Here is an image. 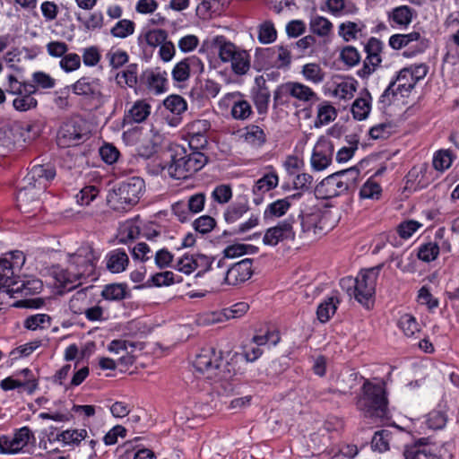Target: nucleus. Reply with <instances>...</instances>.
<instances>
[{
	"mask_svg": "<svg viewBox=\"0 0 459 459\" xmlns=\"http://www.w3.org/2000/svg\"><path fill=\"white\" fill-rule=\"evenodd\" d=\"M33 437L31 430L28 427L19 429L13 437L3 435L0 437V454L16 455L21 453Z\"/></svg>",
	"mask_w": 459,
	"mask_h": 459,
	"instance_id": "obj_12",
	"label": "nucleus"
},
{
	"mask_svg": "<svg viewBox=\"0 0 459 459\" xmlns=\"http://www.w3.org/2000/svg\"><path fill=\"white\" fill-rule=\"evenodd\" d=\"M440 252V247L436 242H428L420 246L417 256L420 260L429 263L437 259Z\"/></svg>",
	"mask_w": 459,
	"mask_h": 459,
	"instance_id": "obj_47",
	"label": "nucleus"
},
{
	"mask_svg": "<svg viewBox=\"0 0 459 459\" xmlns=\"http://www.w3.org/2000/svg\"><path fill=\"white\" fill-rule=\"evenodd\" d=\"M417 42V50L409 52L404 51L403 56L410 57L415 53H421L428 48V40L421 37L418 31H412L408 34H394L389 39V46L394 49H401L411 42Z\"/></svg>",
	"mask_w": 459,
	"mask_h": 459,
	"instance_id": "obj_19",
	"label": "nucleus"
},
{
	"mask_svg": "<svg viewBox=\"0 0 459 459\" xmlns=\"http://www.w3.org/2000/svg\"><path fill=\"white\" fill-rule=\"evenodd\" d=\"M290 97L303 103L318 100L316 93L307 85L298 82H288L279 85L274 91V108L287 104Z\"/></svg>",
	"mask_w": 459,
	"mask_h": 459,
	"instance_id": "obj_8",
	"label": "nucleus"
},
{
	"mask_svg": "<svg viewBox=\"0 0 459 459\" xmlns=\"http://www.w3.org/2000/svg\"><path fill=\"white\" fill-rule=\"evenodd\" d=\"M59 65L65 72L71 73L80 68L81 57L76 53H69L61 58Z\"/></svg>",
	"mask_w": 459,
	"mask_h": 459,
	"instance_id": "obj_64",
	"label": "nucleus"
},
{
	"mask_svg": "<svg viewBox=\"0 0 459 459\" xmlns=\"http://www.w3.org/2000/svg\"><path fill=\"white\" fill-rule=\"evenodd\" d=\"M429 67L425 64H420L404 67L398 72V79H403V76H411V84H408L407 87H411L412 82H418L422 80L428 74Z\"/></svg>",
	"mask_w": 459,
	"mask_h": 459,
	"instance_id": "obj_40",
	"label": "nucleus"
},
{
	"mask_svg": "<svg viewBox=\"0 0 459 459\" xmlns=\"http://www.w3.org/2000/svg\"><path fill=\"white\" fill-rule=\"evenodd\" d=\"M145 190L144 180L132 177L120 182L108 195V204L115 211L126 212L138 204Z\"/></svg>",
	"mask_w": 459,
	"mask_h": 459,
	"instance_id": "obj_3",
	"label": "nucleus"
},
{
	"mask_svg": "<svg viewBox=\"0 0 459 459\" xmlns=\"http://www.w3.org/2000/svg\"><path fill=\"white\" fill-rule=\"evenodd\" d=\"M337 117L334 107L328 102H324L318 107L315 126L319 127L333 121Z\"/></svg>",
	"mask_w": 459,
	"mask_h": 459,
	"instance_id": "obj_41",
	"label": "nucleus"
},
{
	"mask_svg": "<svg viewBox=\"0 0 459 459\" xmlns=\"http://www.w3.org/2000/svg\"><path fill=\"white\" fill-rule=\"evenodd\" d=\"M168 33L162 29L150 30L144 34V39L150 47L160 46L166 41Z\"/></svg>",
	"mask_w": 459,
	"mask_h": 459,
	"instance_id": "obj_61",
	"label": "nucleus"
},
{
	"mask_svg": "<svg viewBox=\"0 0 459 459\" xmlns=\"http://www.w3.org/2000/svg\"><path fill=\"white\" fill-rule=\"evenodd\" d=\"M249 209L248 197L247 195H238L224 211V220L228 224L236 223Z\"/></svg>",
	"mask_w": 459,
	"mask_h": 459,
	"instance_id": "obj_26",
	"label": "nucleus"
},
{
	"mask_svg": "<svg viewBox=\"0 0 459 459\" xmlns=\"http://www.w3.org/2000/svg\"><path fill=\"white\" fill-rule=\"evenodd\" d=\"M251 98L258 114H266L268 111L271 94L264 82L263 85H258L251 90Z\"/></svg>",
	"mask_w": 459,
	"mask_h": 459,
	"instance_id": "obj_31",
	"label": "nucleus"
},
{
	"mask_svg": "<svg viewBox=\"0 0 459 459\" xmlns=\"http://www.w3.org/2000/svg\"><path fill=\"white\" fill-rule=\"evenodd\" d=\"M100 255L91 247H81L76 253L70 255L68 267L61 271L56 279L61 286L72 290L81 285L82 279H96V262Z\"/></svg>",
	"mask_w": 459,
	"mask_h": 459,
	"instance_id": "obj_1",
	"label": "nucleus"
},
{
	"mask_svg": "<svg viewBox=\"0 0 459 459\" xmlns=\"http://www.w3.org/2000/svg\"><path fill=\"white\" fill-rule=\"evenodd\" d=\"M116 81L120 87L135 88L137 84L140 85L138 65L134 63L127 65L124 70L117 74Z\"/></svg>",
	"mask_w": 459,
	"mask_h": 459,
	"instance_id": "obj_30",
	"label": "nucleus"
},
{
	"mask_svg": "<svg viewBox=\"0 0 459 459\" xmlns=\"http://www.w3.org/2000/svg\"><path fill=\"white\" fill-rule=\"evenodd\" d=\"M245 140L254 146H261L266 142V134L264 130L256 125H248L245 128Z\"/></svg>",
	"mask_w": 459,
	"mask_h": 459,
	"instance_id": "obj_45",
	"label": "nucleus"
},
{
	"mask_svg": "<svg viewBox=\"0 0 459 459\" xmlns=\"http://www.w3.org/2000/svg\"><path fill=\"white\" fill-rule=\"evenodd\" d=\"M301 194L297 193L293 194L291 195H289L283 199H278L273 203H271L264 212V218L265 220L272 219V218H279L286 214L288 210L291 206V201L300 198Z\"/></svg>",
	"mask_w": 459,
	"mask_h": 459,
	"instance_id": "obj_27",
	"label": "nucleus"
},
{
	"mask_svg": "<svg viewBox=\"0 0 459 459\" xmlns=\"http://www.w3.org/2000/svg\"><path fill=\"white\" fill-rule=\"evenodd\" d=\"M332 29V22L323 16H316L310 21V30L313 33L318 36H327L331 32Z\"/></svg>",
	"mask_w": 459,
	"mask_h": 459,
	"instance_id": "obj_50",
	"label": "nucleus"
},
{
	"mask_svg": "<svg viewBox=\"0 0 459 459\" xmlns=\"http://www.w3.org/2000/svg\"><path fill=\"white\" fill-rule=\"evenodd\" d=\"M6 288L7 292L20 293L22 296L38 294L43 288L39 279L21 280L14 273V264L7 258L0 259V289Z\"/></svg>",
	"mask_w": 459,
	"mask_h": 459,
	"instance_id": "obj_5",
	"label": "nucleus"
},
{
	"mask_svg": "<svg viewBox=\"0 0 459 459\" xmlns=\"http://www.w3.org/2000/svg\"><path fill=\"white\" fill-rule=\"evenodd\" d=\"M212 47L218 53L222 63H230L231 71L237 75H244L250 69L248 52L236 46L225 36H216L212 40Z\"/></svg>",
	"mask_w": 459,
	"mask_h": 459,
	"instance_id": "obj_4",
	"label": "nucleus"
},
{
	"mask_svg": "<svg viewBox=\"0 0 459 459\" xmlns=\"http://www.w3.org/2000/svg\"><path fill=\"white\" fill-rule=\"evenodd\" d=\"M277 38V31L271 21H265L258 26V40L263 44H270Z\"/></svg>",
	"mask_w": 459,
	"mask_h": 459,
	"instance_id": "obj_49",
	"label": "nucleus"
},
{
	"mask_svg": "<svg viewBox=\"0 0 459 459\" xmlns=\"http://www.w3.org/2000/svg\"><path fill=\"white\" fill-rule=\"evenodd\" d=\"M381 186L375 181L368 180L359 190V196L363 199H378L381 195Z\"/></svg>",
	"mask_w": 459,
	"mask_h": 459,
	"instance_id": "obj_63",
	"label": "nucleus"
},
{
	"mask_svg": "<svg viewBox=\"0 0 459 459\" xmlns=\"http://www.w3.org/2000/svg\"><path fill=\"white\" fill-rule=\"evenodd\" d=\"M135 23L127 19L119 20L110 30V34L114 38L126 39L134 34Z\"/></svg>",
	"mask_w": 459,
	"mask_h": 459,
	"instance_id": "obj_44",
	"label": "nucleus"
},
{
	"mask_svg": "<svg viewBox=\"0 0 459 459\" xmlns=\"http://www.w3.org/2000/svg\"><path fill=\"white\" fill-rule=\"evenodd\" d=\"M334 173L338 176L347 192H351L356 188L360 175L357 167L354 166Z\"/></svg>",
	"mask_w": 459,
	"mask_h": 459,
	"instance_id": "obj_36",
	"label": "nucleus"
},
{
	"mask_svg": "<svg viewBox=\"0 0 459 459\" xmlns=\"http://www.w3.org/2000/svg\"><path fill=\"white\" fill-rule=\"evenodd\" d=\"M224 99L233 102L230 114L234 119L243 121L248 119L253 115L251 104L244 99V95L240 91L227 93Z\"/></svg>",
	"mask_w": 459,
	"mask_h": 459,
	"instance_id": "obj_23",
	"label": "nucleus"
},
{
	"mask_svg": "<svg viewBox=\"0 0 459 459\" xmlns=\"http://www.w3.org/2000/svg\"><path fill=\"white\" fill-rule=\"evenodd\" d=\"M455 158V156L450 150L437 151L433 156V167L435 169L443 172L451 167Z\"/></svg>",
	"mask_w": 459,
	"mask_h": 459,
	"instance_id": "obj_42",
	"label": "nucleus"
},
{
	"mask_svg": "<svg viewBox=\"0 0 459 459\" xmlns=\"http://www.w3.org/2000/svg\"><path fill=\"white\" fill-rule=\"evenodd\" d=\"M151 114V105L143 100H136L132 107L125 112L124 126H133L143 123Z\"/></svg>",
	"mask_w": 459,
	"mask_h": 459,
	"instance_id": "obj_25",
	"label": "nucleus"
},
{
	"mask_svg": "<svg viewBox=\"0 0 459 459\" xmlns=\"http://www.w3.org/2000/svg\"><path fill=\"white\" fill-rule=\"evenodd\" d=\"M204 65L202 60L196 56L184 58L172 69V78L177 82H183L189 79L190 74H201Z\"/></svg>",
	"mask_w": 459,
	"mask_h": 459,
	"instance_id": "obj_16",
	"label": "nucleus"
},
{
	"mask_svg": "<svg viewBox=\"0 0 459 459\" xmlns=\"http://www.w3.org/2000/svg\"><path fill=\"white\" fill-rule=\"evenodd\" d=\"M295 238V232L293 230L292 223L290 220H285L279 222L276 226L269 228L263 238L264 245L276 246L279 242L285 239L293 240Z\"/></svg>",
	"mask_w": 459,
	"mask_h": 459,
	"instance_id": "obj_21",
	"label": "nucleus"
},
{
	"mask_svg": "<svg viewBox=\"0 0 459 459\" xmlns=\"http://www.w3.org/2000/svg\"><path fill=\"white\" fill-rule=\"evenodd\" d=\"M126 285L112 283L106 285L101 291V297L106 300L119 301L126 298Z\"/></svg>",
	"mask_w": 459,
	"mask_h": 459,
	"instance_id": "obj_43",
	"label": "nucleus"
},
{
	"mask_svg": "<svg viewBox=\"0 0 459 459\" xmlns=\"http://www.w3.org/2000/svg\"><path fill=\"white\" fill-rule=\"evenodd\" d=\"M391 17L399 25H408L412 20V12L409 6L401 5L393 10Z\"/></svg>",
	"mask_w": 459,
	"mask_h": 459,
	"instance_id": "obj_56",
	"label": "nucleus"
},
{
	"mask_svg": "<svg viewBox=\"0 0 459 459\" xmlns=\"http://www.w3.org/2000/svg\"><path fill=\"white\" fill-rule=\"evenodd\" d=\"M50 317L46 314H37L26 318L24 326L29 330H37L48 327Z\"/></svg>",
	"mask_w": 459,
	"mask_h": 459,
	"instance_id": "obj_54",
	"label": "nucleus"
},
{
	"mask_svg": "<svg viewBox=\"0 0 459 459\" xmlns=\"http://www.w3.org/2000/svg\"><path fill=\"white\" fill-rule=\"evenodd\" d=\"M129 263L126 252L121 248L114 249L106 255V267L112 273L124 272Z\"/></svg>",
	"mask_w": 459,
	"mask_h": 459,
	"instance_id": "obj_28",
	"label": "nucleus"
},
{
	"mask_svg": "<svg viewBox=\"0 0 459 459\" xmlns=\"http://www.w3.org/2000/svg\"><path fill=\"white\" fill-rule=\"evenodd\" d=\"M84 132L82 121L77 118L66 120L62 124L58 132L56 142L58 146L67 148L78 144L83 138Z\"/></svg>",
	"mask_w": 459,
	"mask_h": 459,
	"instance_id": "obj_11",
	"label": "nucleus"
},
{
	"mask_svg": "<svg viewBox=\"0 0 459 459\" xmlns=\"http://www.w3.org/2000/svg\"><path fill=\"white\" fill-rule=\"evenodd\" d=\"M382 267L383 264L363 269L354 280L351 278L342 279V284H352L355 299L361 305L368 307L369 301L375 294L377 280Z\"/></svg>",
	"mask_w": 459,
	"mask_h": 459,
	"instance_id": "obj_7",
	"label": "nucleus"
},
{
	"mask_svg": "<svg viewBox=\"0 0 459 459\" xmlns=\"http://www.w3.org/2000/svg\"><path fill=\"white\" fill-rule=\"evenodd\" d=\"M39 192L30 185H24L17 193V206L22 212H31L39 208Z\"/></svg>",
	"mask_w": 459,
	"mask_h": 459,
	"instance_id": "obj_24",
	"label": "nucleus"
},
{
	"mask_svg": "<svg viewBox=\"0 0 459 459\" xmlns=\"http://www.w3.org/2000/svg\"><path fill=\"white\" fill-rule=\"evenodd\" d=\"M361 378L363 385L355 398L357 410L366 419L381 420L388 419V398L384 385Z\"/></svg>",
	"mask_w": 459,
	"mask_h": 459,
	"instance_id": "obj_2",
	"label": "nucleus"
},
{
	"mask_svg": "<svg viewBox=\"0 0 459 459\" xmlns=\"http://www.w3.org/2000/svg\"><path fill=\"white\" fill-rule=\"evenodd\" d=\"M207 161L208 158L203 152L191 151L187 153L181 148L172 155L168 172L176 179H186L202 169Z\"/></svg>",
	"mask_w": 459,
	"mask_h": 459,
	"instance_id": "obj_6",
	"label": "nucleus"
},
{
	"mask_svg": "<svg viewBox=\"0 0 459 459\" xmlns=\"http://www.w3.org/2000/svg\"><path fill=\"white\" fill-rule=\"evenodd\" d=\"M221 352L214 348H209L202 350L196 356L194 366L197 371L205 374L207 378L216 380L226 377L221 370Z\"/></svg>",
	"mask_w": 459,
	"mask_h": 459,
	"instance_id": "obj_9",
	"label": "nucleus"
},
{
	"mask_svg": "<svg viewBox=\"0 0 459 459\" xmlns=\"http://www.w3.org/2000/svg\"><path fill=\"white\" fill-rule=\"evenodd\" d=\"M371 109V96L368 91L362 97L355 100L351 106L353 117L357 120H364L368 117Z\"/></svg>",
	"mask_w": 459,
	"mask_h": 459,
	"instance_id": "obj_35",
	"label": "nucleus"
},
{
	"mask_svg": "<svg viewBox=\"0 0 459 459\" xmlns=\"http://www.w3.org/2000/svg\"><path fill=\"white\" fill-rule=\"evenodd\" d=\"M253 260L245 258L227 269L224 282L228 285L237 286L249 280L253 274Z\"/></svg>",
	"mask_w": 459,
	"mask_h": 459,
	"instance_id": "obj_20",
	"label": "nucleus"
},
{
	"mask_svg": "<svg viewBox=\"0 0 459 459\" xmlns=\"http://www.w3.org/2000/svg\"><path fill=\"white\" fill-rule=\"evenodd\" d=\"M394 127L392 122L381 123L370 128L369 135L375 140L386 139L394 133Z\"/></svg>",
	"mask_w": 459,
	"mask_h": 459,
	"instance_id": "obj_53",
	"label": "nucleus"
},
{
	"mask_svg": "<svg viewBox=\"0 0 459 459\" xmlns=\"http://www.w3.org/2000/svg\"><path fill=\"white\" fill-rule=\"evenodd\" d=\"M181 281V278L175 279V274L172 272L166 271L153 274L148 281V285H153L156 287L169 286L175 282H180Z\"/></svg>",
	"mask_w": 459,
	"mask_h": 459,
	"instance_id": "obj_51",
	"label": "nucleus"
},
{
	"mask_svg": "<svg viewBox=\"0 0 459 459\" xmlns=\"http://www.w3.org/2000/svg\"><path fill=\"white\" fill-rule=\"evenodd\" d=\"M340 299L336 295L325 299L317 307L316 315L321 323H326L335 314Z\"/></svg>",
	"mask_w": 459,
	"mask_h": 459,
	"instance_id": "obj_33",
	"label": "nucleus"
},
{
	"mask_svg": "<svg viewBox=\"0 0 459 459\" xmlns=\"http://www.w3.org/2000/svg\"><path fill=\"white\" fill-rule=\"evenodd\" d=\"M421 227L422 224L417 221H404L397 226V233L402 238L408 239Z\"/></svg>",
	"mask_w": 459,
	"mask_h": 459,
	"instance_id": "obj_58",
	"label": "nucleus"
},
{
	"mask_svg": "<svg viewBox=\"0 0 459 459\" xmlns=\"http://www.w3.org/2000/svg\"><path fill=\"white\" fill-rule=\"evenodd\" d=\"M383 49L384 43L380 39L371 37L368 40L364 46V51L367 56L363 62L362 67L357 72L359 77L367 79L380 66Z\"/></svg>",
	"mask_w": 459,
	"mask_h": 459,
	"instance_id": "obj_10",
	"label": "nucleus"
},
{
	"mask_svg": "<svg viewBox=\"0 0 459 459\" xmlns=\"http://www.w3.org/2000/svg\"><path fill=\"white\" fill-rule=\"evenodd\" d=\"M70 87L74 94L88 100H100L102 97V82L97 77L82 76Z\"/></svg>",
	"mask_w": 459,
	"mask_h": 459,
	"instance_id": "obj_17",
	"label": "nucleus"
},
{
	"mask_svg": "<svg viewBox=\"0 0 459 459\" xmlns=\"http://www.w3.org/2000/svg\"><path fill=\"white\" fill-rule=\"evenodd\" d=\"M109 65L114 69H118L126 65L129 60V56L125 50H109L106 55Z\"/></svg>",
	"mask_w": 459,
	"mask_h": 459,
	"instance_id": "obj_57",
	"label": "nucleus"
},
{
	"mask_svg": "<svg viewBox=\"0 0 459 459\" xmlns=\"http://www.w3.org/2000/svg\"><path fill=\"white\" fill-rule=\"evenodd\" d=\"M403 456L404 459H442L441 457L433 454L427 446H423L422 448H407L403 452Z\"/></svg>",
	"mask_w": 459,
	"mask_h": 459,
	"instance_id": "obj_55",
	"label": "nucleus"
},
{
	"mask_svg": "<svg viewBox=\"0 0 459 459\" xmlns=\"http://www.w3.org/2000/svg\"><path fill=\"white\" fill-rule=\"evenodd\" d=\"M278 183L279 178L275 172L266 173L255 181L252 189L253 194L255 195H263L266 192L275 188Z\"/></svg>",
	"mask_w": 459,
	"mask_h": 459,
	"instance_id": "obj_34",
	"label": "nucleus"
},
{
	"mask_svg": "<svg viewBox=\"0 0 459 459\" xmlns=\"http://www.w3.org/2000/svg\"><path fill=\"white\" fill-rule=\"evenodd\" d=\"M88 432L84 429H67L57 435V440L64 443L65 446H77L87 437Z\"/></svg>",
	"mask_w": 459,
	"mask_h": 459,
	"instance_id": "obj_37",
	"label": "nucleus"
},
{
	"mask_svg": "<svg viewBox=\"0 0 459 459\" xmlns=\"http://www.w3.org/2000/svg\"><path fill=\"white\" fill-rule=\"evenodd\" d=\"M301 74L306 81L314 84L323 82L325 78V71L322 69L320 65L316 63H308L304 65L301 69Z\"/></svg>",
	"mask_w": 459,
	"mask_h": 459,
	"instance_id": "obj_38",
	"label": "nucleus"
},
{
	"mask_svg": "<svg viewBox=\"0 0 459 459\" xmlns=\"http://www.w3.org/2000/svg\"><path fill=\"white\" fill-rule=\"evenodd\" d=\"M232 197V189L230 185L221 184L217 186L212 192V198L221 204H225Z\"/></svg>",
	"mask_w": 459,
	"mask_h": 459,
	"instance_id": "obj_62",
	"label": "nucleus"
},
{
	"mask_svg": "<svg viewBox=\"0 0 459 459\" xmlns=\"http://www.w3.org/2000/svg\"><path fill=\"white\" fill-rule=\"evenodd\" d=\"M265 53H276V59L274 61V65L277 68H288L291 63V54L288 48L283 46H278L276 48H266L264 49Z\"/></svg>",
	"mask_w": 459,
	"mask_h": 459,
	"instance_id": "obj_48",
	"label": "nucleus"
},
{
	"mask_svg": "<svg viewBox=\"0 0 459 459\" xmlns=\"http://www.w3.org/2000/svg\"><path fill=\"white\" fill-rule=\"evenodd\" d=\"M249 308V305L246 302H238L230 307L223 308L220 313H213L212 318L209 321L222 322L223 318L226 320L231 318H238L245 315Z\"/></svg>",
	"mask_w": 459,
	"mask_h": 459,
	"instance_id": "obj_32",
	"label": "nucleus"
},
{
	"mask_svg": "<svg viewBox=\"0 0 459 459\" xmlns=\"http://www.w3.org/2000/svg\"><path fill=\"white\" fill-rule=\"evenodd\" d=\"M167 72L156 69H146L140 75V87H145L148 91L153 94H160L167 90Z\"/></svg>",
	"mask_w": 459,
	"mask_h": 459,
	"instance_id": "obj_18",
	"label": "nucleus"
},
{
	"mask_svg": "<svg viewBox=\"0 0 459 459\" xmlns=\"http://www.w3.org/2000/svg\"><path fill=\"white\" fill-rule=\"evenodd\" d=\"M299 218L304 233H312L315 236L325 234L326 227L320 208L314 206L307 211L302 210Z\"/></svg>",
	"mask_w": 459,
	"mask_h": 459,
	"instance_id": "obj_15",
	"label": "nucleus"
},
{
	"mask_svg": "<svg viewBox=\"0 0 459 459\" xmlns=\"http://www.w3.org/2000/svg\"><path fill=\"white\" fill-rule=\"evenodd\" d=\"M141 234L138 225L134 222L125 223L119 231V242L127 243L136 239Z\"/></svg>",
	"mask_w": 459,
	"mask_h": 459,
	"instance_id": "obj_52",
	"label": "nucleus"
},
{
	"mask_svg": "<svg viewBox=\"0 0 459 459\" xmlns=\"http://www.w3.org/2000/svg\"><path fill=\"white\" fill-rule=\"evenodd\" d=\"M328 11L334 16L352 13L354 6L346 5L345 0H326Z\"/></svg>",
	"mask_w": 459,
	"mask_h": 459,
	"instance_id": "obj_59",
	"label": "nucleus"
},
{
	"mask_svg": "<svg viewBox=\"0 0 459 459\" xmlns=\"http://www.w3.org/2000/svg\"><path fill=\"white\" fill-rule=\"evenodd\" d=\"M341 60L348 66H354L360 61V55L353 46L344 47L340 53Z\"/></svg>",
	"mask_w": 459,
	"mask_h": 459,
	"instance_id": "obj_60",
	"label": "nucleus"
},
{
	"mask_svg": "<svg viewBox=\"0 0 459 459\" xmlns=\"http://www.w3.org/2000/svg\"><path fill=\"white\" fill-rule=\"evenodd\" d=\"M315 191L321 199H331L348 193L335 173L325 178Z\"/></svg>",
	"mask_w": 459,
	"mask_h": 459,
	"instance_id": "obj_22",
	"label": "nucleus"
},
{
	"mask_svg": "<svg viewBox=\"0 0 459 459\" xmlns=\"http://www.w3.org/2000/svg\"><path fill=\"white\" fill-rule=\"evenodd\" d=\"M37 91L36 85H27L22 94L18 95L13 100V107L15 110L25 112L33 109L38 105V100L32 96Z\"/></svg>",
	"mask_w": 459,
	"mask_h": 459,
	"instance_id": "obj_29",
	"label": "nucleus"
},
{
	"mask_svg": "<svg viewBox=\"0 0 459 459\" xmlns=\"http://www.w3.org/2000/svg\"><path fill=\"white\" fill-rule=\"evenodd\" d=\"M56 177L55 167L49 163L33 165L24 178V182L36 187L39 192H44L48 183Z\"/></svg>",
	"mask_w": 459,
	"mask_h": 459,
	"instance_id": "obj_13",
	"label": "nucleus"
},
{
	"mask_svg": "<svg viewBox=\"0 0 459 459\" xmlns=\"http://www.w3.org/2000/svg\"><path fill=\"white\" fill-rule=\"evenodd\" d=\"M333 152V143L325 137L319 138L311 155L312 169L316 171L325 169L332 163Z\"/></svg>",
	"mask_w": 459,
	"mask_h": 459,
	"instance_id": "obj_14",
	"label": "nucleus"
},
{
	"mask_svg": "<svg viewBox=\"0 0 459 459\" xmlns=\"http://www.w3.org/2000/svg\"><path fill=\"white\" fill-rule=\"evenodd\" d=\"M163 105L166 109L176 116H180L187 109V103L180 95H170L167 97L163 101Z\"/></svg>",
	"mask_w": 459,
	"mask_h": 459,
	"instance_id": "obj_46",
	"label": "nucleus"
},
{
	"mask_svg": "<svg viewBox=\"0 0 459 459\" xmlns=\"http://www.w3.org/2000/svg\"><path fill=\"white\" fill-rule=\"evenodd\" d=\"M365 28L366 26L363 22H346L339 25L338 34L344 41L348 42L352 39H356L358 38V34Z\"/></svg>",
	"mask_w": 459,
	"mask_h": 459,
	"instance_id": "obj_39",
	"label": "nucleus"
}]
</instances>
